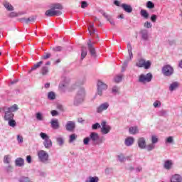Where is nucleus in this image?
Instances as JSON below:
<instances>
[{
  "instance_id": "f257e3e1",
  "label": "nucleus",
  "mask_w": 182,
  "mask_h": 182,
  "mask_svg": "<svg viewBox=\"0 0 182 182\" xmlns=\"http://www.w3.org/2000/svg\"><path fill=\"white\" fill-rule=\"evenodd\" d=\"M50 9L47 10L45 13L46 16H60L63 6L60 3H55L50 5Z\"/></svg>"
},
{
  "instance_id": "f03ea898",
  "label": "nucleus",
  "mask_w": 182,
  "mask_h": 182,
  "mask_svg": "<svg viewBox=\"0 0 182 182\" xmlns=\"http://www.w3.org/2000/svg\"><path fill=\"white\" fill-rule=\"evenodd\" d=\"M85 97H86V91H85V88H80L74 99V105L79 106V105H82V103L85 102Z\"/></svg>"
},
{
  "instance_id": "7ed1b4c3",
  "label": "nucleus",
  "mask_w": 182,
  "mask_h": 182,
  "mask_svg": "<svg viewBox=\"0 0 182 182\" xmlns=\"http://www.w3.org/2000/svg\"><path fill=\"white\" fill-rule=\"evenodd\" d=\"M37 156L41 163H43V164H48L49 161V154H48L46 151H44V150L38 151L37 152Z\"/></svg>"
},
{
  "instance_id": "20e7f679",
  "label": "nucleus",
  "mask_w": 182,
  "mask_h": 182,
  "mask_svg": "<svg viewBox=\"0 0 182 182\" xmlns=\"http://www.w3.org/2000/svg\"><path fill=\"white\" fill-rule=\"evenodd\" d=\"M90 139L94 145H97V144H102L103 143V141H105V138L99 137V134L96 132H91L90 134Z\"/></svg>"
},
{
  "instance_id": "39448f33",
  "label": "nucleus",
  "mask_w": 182,
  "mask_h": 182,
  "mask_svg": "<svg viewBox=\"0 0 182 182\" xmlns=\"http://www.w3.org/2000/svg\"><path fill=\"white\" fill-rule=\"evenodd\" d=\"M40 136L41 139H43V140H44V147H46V149H50V147H52V140H50L49 136H48V134L46 133L41 132Z\"/></svg>"
},
{
  "instance_id": "423d86ee",
  "label": "nucleus",
  "mask_w": 182,
  "mask_h": 182,
  "mask_svg": "<svg viewBox=\"0 0 182 182\" xmlns=\"http://www.w3.org/2000/svg\"><path fill=\"white\" fill-rule=\"evenodd\" d=\"M136 66L138 68H144V69H150L151 62L150 60L146 61L144 58H139L136 63Z\"/></svg>"
},
{
  "instance_id": "0eeeda50",
  "label": "nucleus",
  "mask_w": 182,
  "mask_h": 182,
  "mask_svg": "<svg viewBox=\"0 0 182 182\" xmlns=\"http://www.w3.org/2000/svg\"><path fill=\"white\" fill-rule=\"evenodd\" d=\"M153 79V75L151 73L147 74H141L139 77V83H149Z\"/></svg>"
},
{
  "instance_id": "6e6552de",
  "label": "nucleus",
  "mask_w": 182,
  "mask_h": 182,
  "mask_svg": "<svg viewBox=\"0 0 182 182\" xmlns=\"http://www.w3.org/2000/svg\"><path fill=\"white\" fill-rule=\"evenodd\" d=\"M107 85L105 84V82L100 80H98L97 87V95H98V96H102L103 91L107 90Z\"/></svg>"
},
{
  "instance_id": "1a4fd4ad",
  "label": "nucleus",
  "mask_w": 182,
  "mask_h": 182,
  "mask_svg": "<svg viewBox=\"0 0 182 182\" xmlns=\"http://www.w3.org/2000/svg\"><path fill=\"white\" fill-rule=\"evenodd\" d=\"M162 73L164 76H171L174 73V69L170 65H165L162 68Z\"/></svg>"
},
{
  "instance_id": "9d476101",
  "label": "nucleus",
  "mask_w": 182,
  "mask_h": 182,
  "mask_svg": "<svg viewBox=\"0 0 182 182\" xmlns=\"http://www.w3.org/2000/svg\"><path fill=\"white\" fill-rule=\"evenodd\" d=\"M139 35L141 36V39L142 41H144L145 42H147L150 39V35L149 34V30L144 28L141 29L139 32Z\"/></svg>"
},
{
  "instance_id": "9b49d317",
  "label": "nucleus",
  "mask_w": 182,
  "mask_h": 182,
  "mask_svg": "<svg viewBox=\"0 0 182 182\" xmlns=\"http://www.w3.org/2000/svg\"><path fill=\"white\" fill-rule=\"evenodd\" d=\"M109 106L110 105L109 104V102L102 103L96 108V112L97 113H103V112L109 109Z\"/></svg>"
},
{
  "instance_id": "f8f14e48",
  "label": "nucleus",
  "mask_w": 182,
  "mask_h": 182,
  "mask_svg": "<svg viewBox=\"0 0 182 182\" xmlns=\"http://www.w3.org/2000/svg\"><path fill=\"white\" fill-rule=\"evenodd\" d=\"M101 132L102 133V134H107V133H109L110 130H112V127L107 125V122H106L105 121L101 123Z\"/></svg>"
},
{
  "instance_id": "ddd939ff",
  "label": "nucleus",
  "mask_w": 182,
  "mask_h": 182,
  "mask_svg": "<svg viewBox=\"0 0 182 182\" xmlns=\"http://www.w3.org/2000/svg\"><path fill=\"white\" fill-rule=\"evenodd\" d=\"M76 128V124L73 121H68L65 124V129L67 132H74Z\"/></svg>"
},
{
  "instance_id": "4468645a",
  "label": "nucleus",
  "mask_w": 182,
  "mask_h": 182,
  "mask_svg": "<svg viewBox=\"0 0 182 182\" xmlns=\"http://www.w3.org/2000/svg\"><path fill=\"white\" fill-rule=\"evenodd\" d=\"M138 146L139 147V149H141L142 150H144V149H146L147 144L146 143V139H144V137H141L138 139Z\"/></svg>"
},
{
  "instance_id": "2eb2a0df",
  "label": "nucleus",
  "mask_w": 182,
  "mask_h": 182,
  "mask_svg": "<svg viewBox=\"0 0 182 182\" xmlns=\"http://www.w3.org/2000/svg\"><path fill=\"white\" fill-rule=\"evenodd\" d=\"M3 6L8 11V12H12L13 11H15V8L11 3H9L8 1H4L3 2Z\"/></svg>"
},
{
  "instance_id": "dca6fc26",
  "label": "nucleus",
  "mask_w": 182,
  "mask_h": 182,
  "mask_svg": "<svg viewBox=\"0 0 182 182\" xmlns=\"http://www.w3.org/2000/svg\"><path fill=\"white\" fill-rule=\"evenodd\" d=\"M87 46L91 56H96V49H95V47H93L92 41L89 40V41L87 42Z\"/></svg>"
},
{
  "instance_id": "f3484780",
  "label": "nucleus",
  "mask_w": 182,
  "mask_h": 182,
  "mask_svg": "<svg viewBox=\"0 0 182 182\" xmlns=\"http://www.w3.org/2000/svg\"><path fill=\"white\" fill-rule=\"evenodd\" d=\"M121 8H122V9L127 12V14H132V12H133V7H132L129 4H121Z\"/></svg>"
},
{
  "instance_id": "a211bd4d",
  "label": "nucleus",
  "mask_w": 182,
  "mask_h": 182,
  "mask_svg": "<svg viewBox=\"0 0 182 182\" xmlns=\"http://www.w3.org/2000/svg\"><path fill=\"white\" fill-rule=\"evenodd\" d=\"M50 124H51V127H52V129H53V130H58V129H59V127H60L59 120L58 119H51Z\"/></svg>"
},
{
  "instance_id": "6ab92c4d",
  "label": "nucleus",
  "mask_w": 182,
  "mask_h": 182,
  "mask_svg": "<svg viewBox=\"0 0 182 182\" xmlns=\"http://www.w3.org/2000/svg\"><path fill=\"white\" fill-rule=\"evenodd\" d=\"M164 168L165 170H171L173 168V161L166 160L164 164Z\"/></svg>"
},
{
  "instance_id": "aec40b11",
  "label": "nucleus",
  "mask_w": 182,
  "mask_h": 182,
  "mask_svg": "<svg viewBox=\"0 0 182 182\" xmlns=\"http://www.w3.org/2000/svg\"><path fill=\"white\" fill-rule=\"evenodd\" d=\"M15 165L16 167H23L25 166V160L22 158H17L15 160Z\"/></svg>"
},
{
  "instance_id": "412c9836",
  "label": "nucleus",
  "mask_w": 182,
  "mask_h": 182,
  "mask_svg": "<svg viewBox=\"0 0 182 182\" xmlns=\"http://www.w3.org/2000/svg\"><path fill=\"white\" fill-rule=\"evenodd\" d=\"M14 116H15V114H14V113L9 112V110H6L4 112V120H11L12 119H14Z\"/></svg>"
},
{
  "instance_id": "4be33fe9",
  "label": "nucleus",
  "mask_w": 182,
  "mask_h": 182,
  "mask_svg": "<svg viewBox=\"0 0 182 182\" xmlns=\"http://www.w3.org/2000/svg\"><path fill=\"white\" fill-rule=\"evenodd\" d=\"M181 181H182V177L178 174L173 175L171 177V182H181Z\"/></svg>"
},
{
  "instance_id": "5701e85b",
  "label": "nucleus",
  "mask_w": 182,
  "mask_h": 182,
  "mask_svg": "<svg viewBox=\"0 0 182 182\" xmlns=\"http://www.w3.org/2000/svg\"><path fill=\"white\" fill-rule=\"evenodd\" d=\"M35 20H36L35 16H31L28 18H22L20 19V21L21 22H24V23H31L32 22H35Z\"/></svg>"
},
{
  "instance_id": "b1692460",
  "label": "nucleus",
  "mask_w": 182,
  "mask_h": 182,
  "mask_svg": "<svg viewBox=\"0 0 182 182\" xmlns=\"http://www.w3.org/2000/svg\"><path fill=\"white\" fill-rule=\"evenodd\" d=\"M134 143V138L132 136L127 138L124 141L125 146H127L128 147L130 146H132Z\"/></svg>"
},
{
  "instance_id": "393cba45",
  "label": "nucleus",
  "mask_w": 182,
  "mask_h": 182,
  "mask_svg": "<svg viewBox=\"0 0 182 182\" xmlns=\"http://www.w3.org/2000/svg\"><path fill=\"white\" fill-rule=\"evenodd\" d=\"M7 110L11 113H14V112H18V110H19V107H18V105L14 104L11 107H7Z\"/></svg>"
},
{
  "instance_id": "a878e982",
  "label": "nucleus",
  "mask_w": 182,
  "mask_h": 182,
  "mask_svg": "<svg viewBox=\"0 0 182 182\" xmlns=\"http://www.w3.org/2000/svg\"><path fill=\"white\" fill-rule=\"evenodd\" d=\"M87 55V48L86 47H82L81 49V60H83Z\"/></svg>"
},
{
  "instance_id": "bb28decb",
  "label": "nucleus",
  "mask_w": 182,
  "mask_h": 182,
  "mask_svg": "<svg viewBox=\"0 0 182 182\" xmlns=\"http://www.w3.org/2000/svg\"><path fill=\"white\" fill-rule=\"evenodd\" d=\"M129 132L130 134H137L139 133V128L137 127H130Z\"/></svg>"
},
{
  "instance_id": "cd10ccee",
  "label": "nucleus",
  "mask_w": 182,
  "mask_h": 182,
  "mask_svg": "<svg viewBox=\"0 0 182 182\" xmlns=\"http://www.w3.org/2000/svg\"><path fill=\"white\" fill-rule=\"evenodd\" d=\"M177 87H178V82H172L170 86H169V90L170 92H173L174 90H176V89H177Z\"/></svg>"
},
{
  "instance_id": "c85d7f7f",
  "label": "nucleus",
  "mask_w": 182,
  "mask_h": 182,
  "mask_svg": "<svg viewBox=\"0 0 182 182\" xmlns=\"http://www.w3.org/2000/svg\"><path fill=\"white\" fill-rule=\"evenodd\" d=\"M48 99L49 100H55L56 99V94L53 91H50L48 93Z\"/></svg>"
},
{
  "instance_id": "c756f323",
  "label": "nucleus",
  "mask_w": 182,
  "mask_h": 182,
  "mask_svg": "<svg viewBox=\"0 0 182 182\" xmlns=\"http://www.w3.org/2000/svg\"><path fill=\"white\" fill-rule=\"evenodd\" d=\"M117 159L120 163H124V161L127 160V159H129V157L128 156L126 158L124 154H120L119 155L117 156Z\"/></svg>"
},
{
  "instance_id": "7c9ffc66",
  "label": "nucleus",
  "mask_w": 182,
  "mask_h": 182,
  "mask_svg": "<svg viewBox=\"0 0 182 182\" xmlns=\"http://www.w3.org/2000/svg\"><path fill=\"white\" fill-rule=\"evenodd\" d=\"M41 75H43V76H46V75L49 73V68H48V66H43L41 68Z\"/></svg>"
},
{
  "instance_id": "2f4dec72",
  "label": "nucleus",
  "mask_w": 182,
  "mask_h": 182,
  "mask_svg": "<svg viewBox=\"0 0 182 182\" xmlns=\"http://www.w3.org/2000/svg\"><path fill=\"white\" fill-rule=\"evenodd\" d=\"M127 49H128L129 59H130V60H132L133 59V52H132V44H130V43L127 44Z\"/></svg>"
},
{
  "instance_id": "473e14b6",
  "label": "nucleus",
  "mask_w": 182,
  "mask_h": 182,
  "mask_svg": "<svg viewBox=\"0 0 182 182\" xmlns=\"http://www.w3.org/2000/svg\"><path fill=\"white\" fill-rule=\"evenodd\" d=\"M85 182H99V177L97 176H90Z\"/></svg>"
},
{
  "instance_id": "72a5a7b5",
  "label": "nucleus",
  "mask_w": 182,
  "mask_h": 182,
  "mask_svg": "<svg viewBox=\"0 0 182 182\" xmlns=\"http://www.w3.org/2000/svg\"><path fill=\"white\" fill-rule=\"evenodd\" d=\"M43 63V61H39L36 64H35L31 69V70H36V69H39L41 66H42V64Z\"/></svg>"
},
{
  "instance_id": "f704fd0d",
  "label": "nucleus",
  "mask_w": 182,
  "mask_h": 182,
  "mask_svg": "<svg viewBox=\"0 0 182 182\" xmlns=\"http://www.w3.org/2000/svg\"><path fill=\"white\" fill-rule=\"evenodd\" d=\"M18 182H31V178L28 176H21L18 179Z\"/></svg>"
},
{
  "instance_id": "c9c22d12",
  "label": "nucleus",
  "mask_w": 182,
  "mask_h": 182,
  "mask_svg": "<svg viewBox=\"0 0 182 182\" xmlns=\"http://www.w3.org/2000/svg\"><path fill=\"white\" fill-rule=\"evenodd\" d=\"M19 15H23V13H22L21 14V13H16V12L12 11L9 14V18H16L19 16Z\"/></svg>"
},
{
  "instance_id": "e433bc0d",
  "label": "nucleus",
  "mask_w": 182,
  "mask_h": 182,
  "mask_svg": "<svg viewBox=\"0 0 182 182\" xmlns=\"http://www.w3.org/2000/svg\"><path fill=\"white\" fill-rule=\"evenodd\" d=\"M140 14L141 16H143V18H144L145 19H149V13L147 12V11L141 9Z\"/></svg>"
},
{
  "instance_id": "4c0bfd02",
  "label": "nucleus",
  "mask_w": 182,
  "mask_h": 182,
  "mask_svg": "<svg viewBox=\"0 0 182 182\" xmlns=\"http://www.w3.org/2000/svg\"><path fill=\"white\" fill-rule=\"evenodd\" d=\"M3 161L4 164H9V163H11V156L5 155Z\"/></svg>"
},
{
  "instance_id": "58836bf2",
  "label": "nucleus",
  "mask_w": 182,
  "mask_h": 182,
  "mask_svg": "<svg viewBox=\"0 0 182 182\" xmlns=\"http://www.w3.org/2000/svg\"><path fill=\"white\" fill-rule=\"evenodd\" d=\"M122 79H123V75H117L114 78V80L115 83H120V82L122 81Z\"/></svg>"
},
{
  "instance_id": "ea45409f",
  "label": "nucleus",
  "mask_w": 182,
  "mask_h": 182,
  "mask_svg": "<svg viewBox=\"0 0 182 182\" xmlns=\"http://www.w3.org/2000/svg\"><path fill=\"white\" fill-rule=\"evenodd\" d=\"M93 26H94L93 23H90L88 26V31H89L90 35H93V33H95V28Z\"/></svg>"
},
{
  "instance_id": "a19ab883",
  "label": "nucleus",
  "mask_w": 182,
  "mask_h": 182,
  "mask_svg": "<svg viewBox=\"0 0 182 182\" xmlns=\"http://www.w3.org/2000/svg\"><path fill=\"white\" fill-rule=\"evenodd\" d=\"M76 139H77V135L76 134H72L70 135L69 143H73Z\"/></svg>"
},
{
  "instance_id": "79ce46f5",
  "label": "nucleus",
  "mask_w": 182,
  "mask_h": 182,
  "mask_svg": "<svg viewBox=\"0 0 182 182\" xmlns=\"http://www.w3.org/2000/svg\"><path fill=\"white\" fill-rule=\"evenodd\" d=\"M57 142L59 146H63L65 144V139H63L62 137L59 136L56 138Z\"/></svg>"
},
{
  "instance_id": "37998d69",
  "label": "nucleus",
  "mask_w": 182,
  "mask_h": 182,
  "mask_svg": "<svg viewBox=\"0 0 182 182\" xmlns=\"http://www.w3.org/2000/svg\"><path fill=\"white\" fill-rule=\"evenodd\" d=\"M36 117L39 122H42V120H43V115L41 112H37L36 114Z\"/></svg>"
},
{
  "instance_id": "c03bdc74",
  "label": "nucleus",
  "mask_w": 182,
  "mask_h": 182,
  "mask_svg": "<svg viewBox=\"0 0 182 182\" xmlns=\"http://www.w3.org/2000/svg\"><path fill=\"white\" fill-rule=\"evenodd\" d=\"M50 56H52V54H50V53H45L43 55H42L41 59L46 60L48 59H49V58H50Z\"/></svg>"
},
{
  "instance_id": "a18cd8bd",
  "label": "nucleus",
  "mask_w": 182,
  "mask_h": 182,
  "mask_svg": "<svg viewBox=\"0 0 182 182\" xmlns=\"http://www.w3.org/2000/svg\"><path fill=\"white\" fill-rule=\"evenodd\" d=\"M173 141H174V139L173 136H168L165 140V143L168 144H171L172 143H173Z\"/></svg>"
},
{
  "instance_id": "49530a36",
  "label": "nucleus",
  "mask_w": 182,
  "mask_h": 182,
  "mask_svg": "<svg viewBox=\"0 0 182 182\" xmlns=\"http://www.w3.org/2000/svg\"><path fill=\"white\" fill-rule=\"evenodd\" d=\"M146 8H149V9H153L154 8V3L150 1H148L146 2Z\"/></svg>"
},
{
  "instance_id": "de8ad7c7",
  "label": "nucleus",
  "mask_w": 182,
  "mask_h": 182,
  "mask_svg": "<svg viewBox=\"0 0 182 182\" xmlns=\"http://www.w3.org/2000/svg\"><path fill=\"white\" fill-rule=\"evenodd\" d=\"M9 126L15 127V126H16V122L14 119H9Z\"/></svg>"
},
{
  "instance_id": "09e8293b",
  "label": "nucleus",
  "mask_w": 182,
  "mask_h": 182,
  "mask_svg": "<svg viewBox=\"0 0 182 182\" xmlns=\"http://www.w3.org/2000/svg\"><path fill=\"white\" fill-rule=\"evenodd\" d=\"M154 107H155V109H157V107H161V102H160L159 100H156L154 104H153Z\"/></svg>"
},
{
  "instance_id": "8fccbe9b",
  "label": "nucleus",
  "mask_w": 182,
  "mask_h": 182,
  "mask_svg": "<svg viewBox=\"0 0 182 182\" xmlns=\"http://www.w3.org/2000/svg\"><path fill=\"white\" fill-rule=\"evenodd\" d=\"M154 147H156V146L154 144H150L149 145H146V149L148 151H151V150H154Z\"/></svg>"
},
{
  "instance_id": "3c124183",
  "label": "nucleus",
  "mask_w": 182,
  "mask_h": 182,
  "mask_svg": "<svg viewBox=\"0 0 182 182\" xmlns=\"http://www.w3.org/2000/svg\"><path fill=\"white\" fill-rule=\"evenodd\" d=\"M100 127H102L100 126V124H99L97 122L94 124H92V130H97V129H100Z\"/></svg>"
},
{
  "instance_id": "603ef678",
  "label": "nucleus",
  "mask_w": 182,
  "mask_h": 182,
  "mask_svg": "<svg viewBox=\"0 0 182 182\" xmlns=\"http://www.w3.org/2000/svg\"><path fill=\"white\" fill-rule=\"evenodd\" d=\"M89 141H91L90 136H87L83 139V143L85 146L89 144Z\"/></svg>"
},
{
  "instance_id": "864d4df0",
  "label": "nucleus",
  "mask_w": 182,
  "mask_h": 182,
  "mask_svg": "<svg viewBox=\"0 0 182 182\" xmlns=\"http://www.w3.org/2000/svg\"><path fill=\"white\" fill-rule=\"evenodd\" d=\"M120 90V88H119V87L117 86H114L112 87V93H114V95H116L117 93H119V90Z\"/></svg>"
},
{
  "instance_id": "5fc2aeb1",
  "label": "nucleus",
  "mask_w": 182,
  "mask_h": 182,
  "mask_svg": "<svg viewBox=\"0 0 182 182\" xmlns=\"http://www.w3.org/2000/svg\"><path fill=\"white\" fill-rule=\"evenodd\" d=\"M144 28H146L147 29H150L151 26H153V24H151V22L146 21L144 25Z\"/></svg>"
},
{
  "instance_id": "6e6d98bb",
  "label": "nucleus",
  "mask_w": 182,
  "mask_h": 182,
  "mask_svg": "<svg viewBox=\"0 0 182 182\" xmlns=\"http://www.w3.org/2000/svg\"><path fill=\"white\" fill-rule=\"evenodd\" d=\"M158 141H159V138H157V136H151L152 144H156V143H158Z\"/></svg>"
},
{
  "instance_id": "4d7b16f0",
  "label": "nucleus",
  "mask_w": 182,
  "mask_h": 182,
  "mask_svg": "<svg viewBox=\"0 0 182 182\" xmlns=\"http://www.w3.org/2000/svg\"><path fill=\"white\" fill-rule=\"evenodd\" d=\"M151 22H153L154 23H156V21H157V16L156 14H152L151 16Z\"/></svg>"
},
{
  "instance_id": "13d9d810",
  "label": "nucleus",
  "mask_w": 182,
  "mask_h": 182,
  "mask_svg": "<svg viewBox=\"0 0 182 182\" xmlns=\"http://www.w3.org/2000/svg\"><path fill=\"white\" fill-rule=\"evenodd\" d=\"M18 143H23V137L21 135H17Z\"/></svg>"
},
{
  "instance_id": "bf43d9fd",
  "label": "nucleus",
  "mask_w": 182,
  "mask_h": 182,
  "mask_svg": "<svg viewBox=\"0 0 182 182\" xmlns=\"http://www.w3.org/2000/svg\"><path fill=\"white\" fill-rule=\"evenodd\" d=\"M81 8L82 9L87 8V2L85 1H81Z\"/></svg>"
},
{
  "instance_id": "052dcab7",
  "label": "nucleus",
  "mask_w": 182,
  "mask_h": 182,
  "mask_svg": "<svg viewBox=\"0 0 182 182\" xmlns=\"http://www.w3.org/2000/svg\"><path fill=\"white\" fill-rule=\"evenodd\" d=\"M166 110L161 109L159 112V116H166Z\"/></svg>"
},
{
  "instance_id": "680f3d73",
  "label": "nucleus",
  "mask_w": 182,
  "mask_h": 182,
  "mask_svg": "<svg viewBox=\"0 0 182 182\" xmlns=\"http://www.w3.org/2000/svg\"><path fill=\"white\" fill-rule=\"evenodd\" d=\"M53 50H55V52H60V50H62V47L60 46H57L53 48Z\"/></svg>"
},
{
  "instance_id": "e2e57ef3",
  "label": "nucleus",
  "mask_w": 182,
  "mask_h": 182,
  "mask_svg": "<svg viewBox=\"0 0 182 182\" xmlns=\"http://www.w3.org/2000/svg\"><path fill=\"white\" fill-rule=\"evenodd\" d=\"M7 110V107H2L0 108V113H5Z\"/></svg>"
},
{
  "instance_id": "0e129e2a",
  "label": "nucleus",
  "mask_w": 182,
  "mask_h": 182,
  "mask_svg": "<svg viewBox=\"0 0 182 182\" xmlns=\"http://www.w3.org/2000/svg\"><path fill=\"white\" fill-rule=\"evenodd\" d=\"M26 161H27V163H28V164L32 163V156H26Z\"/></svg>"
},
{
  "instance_id": "69168bd1",
  "label": "nucleus",
  "mask_w": 182,
  "mask_h": 182,
  "mask_svg": "<svg viewBox=\"0 0 182 182\" xmlns=\"http://www.w3.org/2000/svg\"><path fill=\"white\" fill-rule=\"evenodd\" d=\"M58 114H59V112H58V111H56V110H52L51 111V115L53 117L58 116Z\"/></svg>"
},
{
  "instance_id": "338daca9",
  "label": "nucleus",
  "mask_w": 182,
  "mask_h": 182,
  "mask_svg": "<svg viewBox=\"0 0 182 182\" xmlns=\"http://www.w3.org/2000/svg\"><path fill=\"white\" fill-rule=\"evenodd\" d=\"M142 170H143V168L141 166H138L136 168V173H140L141 171H142Z\"/></svg>"
},
{
  "instance_id": "774afa93",
  "label": "nucleus",
  "mask_w": 182,
  "mask_h": 182,
  "mask_svg": "<svg viewBox=\"0 0 182 182\" xmlns=\"http://www.w3.org/2000/svg\"><path fill=\"white\" fill-rule=\"evenodd\" d=\"M107 21H109V23H110L112 26H114V20H113V19H112L111 18H109Z\"/></svg>"
}]
</instances>
